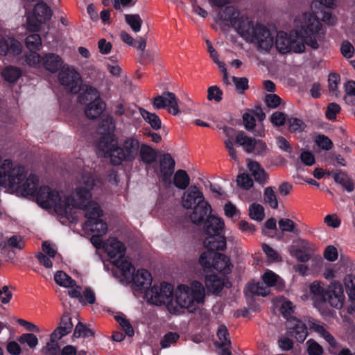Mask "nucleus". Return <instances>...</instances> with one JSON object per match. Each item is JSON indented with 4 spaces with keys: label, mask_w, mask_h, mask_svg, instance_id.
<instances>
[{
    "label": "nucleus",
    "mask_w": 355,
    "mask_h": 355,
    "mask_svg": "<svg viewBox=\"0 0 355 355\" xmlns=\"http://www.w3.org/2000/svg\"><path fill=\"white\" fill-rule=\"evenodd\" d=\"M262 279L267 287L276 286L281 288L284 286L282 279L274 272L267 270L262 275Z\"/></svg>",
    "instance_id": "nucleus-35"
},
{
    "label": "nucleus",
    "mask_w": 355,
    "mask_h": 355,
    "mask_svg": "<svg viewBox=\"0 0 355 355\" xmlns=\"http://www.w3.org/2000/svg\"><path fill=\"white\" fill-rule=\"evenodd\" d=\"M103 248L108 256L113 260L125 254V245L115 238H110L103 244Z\"/></svg>",
    "instance_id": "nucleus-19"
},
{
    "label": "nucleus",
    "mask_w": 355,
    "mask_h": 355,
    "mask_svg": "<svg viewBox=\"0 0 355 355\" xmlns=\"http://www.w3.org/2000/svg\"><path fill=\"white\" fill-rule=\"evenodd\" d=\"M42 22H39L36 17H35V14L27 15L26 19V27L29 31L31 32H37L40 30L41 24Z\"/></svg>",
    "instance_id": "nucleus-62"
},
{
    "label": "nucleus",
    "mask_w": 355,
    "mask_h": 355,
    "mask_svg": "<svg viewBox=\"0 0 355 355\" xmlns=\"http://www.w3.org/2000/svg\"><path fill=\"white\" fill-rule=\"evenodd\" d=\"M139 153L141 160L148 164L154 162L157 157L156 152L146 145L140 146Z\"/></svg>",
    "instance_id": "nucleus-42"
},
{
    "label": "nucleus",
    "mask_w": 355,
    "mask_h": 355,
    "mask_svg": "<svg viewBox=\"0 0 355 355\" xmlns=\"http://www.w3.org/2000/svg\"><path fill=\"white\" fill-rule=\"evenodd\" d=\"M205 288L198 281L178 285L174 290L168 283L153 286L146 291V298L150 304L161 305L166 304L168 311L178 314L182 309L193 313L203 304L205 299Z\"/></svg>",
    "instance_id": "nucleus-2"
},
{
    "label": "nucleus",
    "mask_w": 355,
    "mask_h": 355,
    "mask_svg": "<svg viewBox=\"0 0 355 355\" xmlns=\"http://www.w3.org/2000/svg\"><path fill=\"white\" fill-rule=\"evenodd\" d=\"M54 280L60 286L70 288L68 293L71 297H80V287L76 286L75 281L65 272H57L54 275Z\"/></svg>",
    "instance_id": "nucleus-18"
},
{
    "label": "nucleus",
    "mask_w": 355,
    "mask_h": 355,
    "mask_svg": "<svg viewBox=\"0 0 355 355\" xmlns=\"http://www.w3.org/2000/svg\"><path fill=\"white\" fill-rule=\"evenodd\" d=\"M21 43L12 37H0V56H15L21 53Z\"/></svg>",
    "instance_id": "nucleus-17"
},
{
    "label": "nucleus",
    "mask_w": 355,
    "mask_h": 355,
    "mask_svg": "<svg viewBox=\"0 0 355 355\" xmlns=\"http://www.w3.org/2000/svg\"><path fill=\"white\" fill-rule=\"evenodd\" d=\"M173 183L177 188L184 190L190 184V178L185 171L180 169L174 174Z\"/></svg>",
    "instance_id": "nucleus-37"
},
{
    "label": "nucleus",
    "mask_w": 355,
    "mask_h": 355,
    "mask_svg": "<svg viewBox=\"0 0 355 355\" xmlns=\"http://www.w3.org/2000/svg\"><path fill=\"white\" fill-rule=\"evenodd\" d=\"M225 12L231 16L224 20L230 21L236 32L246 42L252 45L259 53H269L274 46L275 37L265 25L255 23L249 18L240 15L232 8H227Z\"/></svg>",
    "instance_id": "nucleus-4"
},
{
    "label": "nucleus",
    "mask_w": 355,
    "mask_h": 355,
    "mask_svg": "<svg viewBox=\"0 0 355 355\" xmlns=\"http://www.w3.org/2000/svg\"><path fill=\"white\" fill-rule=\"evenodd\" d=\"M205 286L213 293H218L223 287V282L214 275L205 276Z\"/></svg>",
    "instance_id": "nucleus-36"
},
{
    "label": "nucleus",
    "mask_w": 355,
    "mask_h": 355,
    "mask_svg": "<svg viewBox=\"0 0 355 355\" xmlns=\"http://www.w3.org/2000/svg\"><path fill=\"white\" fill-rule=\"evenodd\" d=\"M223 130L225 136L228 137V139L224 141L225 146L227 148L230 157L236 160L237 159V156L236 152L234 148L233 141L234 130L232 128L225 126L223 127Z\"/></svg>",
    "instance_id": "nucleus-39"
},
{
    "label": "nucleus",
    "mask_w": 355,
    "mask_h": 355,
    "mask_svg": "<svg viewBox=\"0 0 355 355\" xmlns=\"http://www.w3.org/2000/svg\"><path fill=\"white\" fill-rule=\"evenodd\" d=\"M288 124L291 132H301L306 128L305 123L300 119L290 118L288 119Z\"/></svg>",
    "instance_id": "nucleus-53"
},
{
    "label": "nucleus",
    "mask_w": 355,
    "mask_h": 355,
    "mask_svg": "<svg viewBox=\"0 0 355 355\" xmlns=\"http://www.w3.org/2000/svg\"><path fill=\"white\" fill-rule=\"evenodd\" d=\"M326 297V302L331 306L338 309H341L345 301L342 284L337 282L331 283L327 288Z\"/></svg>",
    "instance_id": "nucleus-13"
},
{
    "label": "nucleus",
    "mask_w": 355,
    "mask_h": 355,
    "mask_svg": "<svg viewBox=\"0 0 355 355\" xmlns=\"http://www.w3.org/2000/svg\"><path fill=\"white\" fill-rule=\"evenodd\" d=\"M276 49L282 54L291 53L290 33L278 31L275 36V44Z\"/></svg>",
    "instance_id": "nucleus-26"
},
{
    "label": "nucleus",
    "mask_w": 355,
    "mask_h": 355,
    "mask_svg": "<svg viewBox=\"0 0 355 355\" xmlns=\"http://www.w3.org/2000/svg\"><path fill=\"white\" fill-rule=\"evenodd\" d=\"M1 75L7 83H15L21 77L22 71L19 67L9 65L3 69Z\"/></svg>",
    "instance_id": "nucleus-30"
},
{
    "label": "nucleus",
    "mask_w": 355,
    "mask_h": 355,
    "mask_svg": "<svg viewBox=\"0 0 355 355\" xmlns=\"http://www.w3.org/2000/svg\"><path fill=\"white\" fill-rule=\"evenodd\" d=\"M140 146L137 136L122 139L118 146L114 137L108 135L98 142L97 150L99 156L109 157L113 164L119 165L124 161L134 160L139 155Z\"/></svg>",
    "instance_id": "nucleus-6"
},
{
    "label": "nucleus",
    "mask_w": 355,
    "mask_h": 355,
    "mask_svg": "<svg viewBox=\"0 0 355 355\" xmlns=\"http://www.w3.org/2000/svg\"><path fill=\"white\" fill-rule=\"evenodd\" d=\"M211 212V205L208 202H202L190 216L191 221L195 224L201 223L205 216Z\"/></svg>",
    "instance_id": "nucleus-34"
},
{
    "label": "nucleus",
    "mask_w": 355,
    "mask_h": 355,
    "mask_svg": "<svg viewBox=\"0 0 355 355\" xmlns=\"http://www.w3.org/2000/svg\"><path fill=\"white\" fill-rule=\"evenodd\" d=\"M78 184L74 191L41 186L36 194V202L41 208L53 209L58 216L73 221L78 207H83L92 196L95 178L92 173H85L78 179Z\"/></svg>",
    "instance_id": "nucleus-1"
},
{
    "label": "nucleus",
    "mask_w": 355,
    "mask_h": 355,
    "mask_svg": "<svg viewBox=\"0 0 355 355\" xmlns=\"http://www.w3.org/2000/svg\"><path fill=\"white\" fill-rule=\"evenodd\" d=\"M175 162L170 154H165L159 161V171L157 175L165 184L171 183V177L174 172Z\"/></svg>",
    "instance_id": "nucleus-15"
},
{
    "label": "nucleus",
    "mask_w": 355,
    "mask_h": 355,
    "mask_svg": "<svg viewBox=\"0 0 355 355\" xmlns=\"http://www.w3.org/2000/svg\"><path fill=\"white\" fill-rule=\"evenodd\" d=\"M153 106L156 109L166 107L168 112L173 115L180 113L178 99L172 92H164L162 95L156 96L153 101Z\"/></svg>",
    "instance_id": "nucleus-12"
},
{
    "label": "nucleus",
    "mask_w": 355,
    "mask_h": 355,
    "mask_svg": "<svg viewBox=\"0 0 355 355\" xmlns=\"http://www.w3.org/2000/svg\"><path fill=\"white\" fill-rule=\"evenodd\" d=\"M26 47L30 51L40 50L42 46V40L38 34H33L26 39Z\"/></svg>",
    "instance_id": "nucleus-48"
},
{
    "label": "nucleus",
    "mask_w": 355,
    "mask_h": 355,
    "mask_svg": "<svg viewBox=\"0 0 355 355\" xmlns=\"http://www.w3.org/2000/svg\"><path fill=\"white\" fill-rule=\"evenodd\" d=\"M180 339L179 334L176 332H167L160 341V345L162 348H168L171 345L176 343Z\"/></svg>",
    "instance_id": "nucleus-49"
},
{
    "label": "nucleus",
    "mask_w": 355,
    "mask_h": 355,
    "mask_svg": "<svg viewBox=\"0 0 355 355\" xmlns=\"http://www.w3.org/2000/svg\"><path fill=\"white\" fill-rule=\"evenodd\" d=\"M342 55L346 58H351L354 54V47L348 41H344L340 46Z\"/></svg>",
    "instance_id": "nucleus-64"
},
{
    "label": "nucleus",
    "mask_w": 355,
    "mask_h": 355,
    "mask_svg": "<svg viewBox=\"0 0 355 355\" xmlns=\"http://www.w3.org/2000/svg\"><path fill=\"white\" fill-rule=\"evenodd\" d=\"M224 227L225 223L220 218L209 215L205 223V231L207 234L219 235Z\"/></svg>",
    "instance_id": "nucleus-28"
},
{
    "label": "nucleus",
    "mask_w": 355,
    "mask_h": 355,
    "mask_svg": "<svg viewBox=\"0 0 355 355\" xmlns=\"http://www.w3.org/2000/svg\"><path fill=\"white\" fill-rule=\"evenodd\" d=\"M236 182L239 187L245 189H249L253 186L252 179L246 173H241L239 175Z\"/></svg>",
    "instance_id": "nucleus-56"
},
{
    "label": "nucleus",
    "mask_w": 355,
    "mask_h": 355,
    "mask_svg": "<svg viewBox=\"0 0 355 355\" xmlns=\"http://www.w3.org/2000/svg\"><path fill=\"white\" fill-rule=\"evenodd\" d=\"M83 101H91L89 103L85 109V113L89 119H95L99 116L105 107V104L100 98L98 91L92 87H87L83 97Z\"/></svg>",
    "instance_id": "nucleus-9"
},
{
    "label": "nucleus",
    "mask_w": 355,
    "mask_h": 355,
    "mask_svg": "<svg viewBox=\"0 0 355 355\" xmlns=\"http://www.w3.org/2000/svg\"><path fill=\"white\" fill-rule=\"evenodd\" d=\"M270 121L275 126H282L286 121V114L282 112H275L270 116Z\"/></svg>",
    "instance_id": "nucleus-61"
},
{
    "label": "nucleus",
    "mask_w": 355,
    "mask_h": 355,
    "mask_svg": "<svg viewBox=\"0 0 355 355\" xmlns=\"http://www.w3.org/2000/svg\"><path fill=\"white\" fill-rule=\"evenodd\" d=\"M309 327L310 330L317 333L320 336L323 338L331 346L334 347L336 345V340L329 332L327 324L318 320H309Z\"/></svg>",
    "instance_id": "nucleus-21"
},
{
    "label": "nucleus",
    "mask_w": 355,
    "mask_h": 355,
    "mask_svg": "<svg viewBox=\"0 0 355 355\" xmlns=\"http://www.w3.org/2000/svg\"><path fill=\"white\" fill-rule=\"evenodd\" d=\"M279 227L282 232H298L297 230H295V223L291 219L282 218L279 220Z\"/></svg>",
    "instance_id": "nucleus-54"
},
{
    "label": "nucleus",
    "mask_w": 355,
    "mask_h": 355,
    "mask_svg": "<svg viewBox=\"0 0 355 355\" xmlns=\"http://www.w3.org/2000/svg\"><path fill=\"white\" fill-rule=\"evenodd\" d=\"M92 196L86 200L83 207H78V209L85 211V215L87 220L85 224V227L92 232L97 234L104 235L107 233V225L101 217L103 215L99 205L92 200Z\"/></svg>",
    "instance_id": "nucleus-7"
},
{
    "label": "nucleus",
    "mask_w": 355,
    "mask_h": 355,
    "mask_svg": "<svg viewBox=\"0 0 355 355\" xmlns=\"http://www.w3.org/2000/svg\"><path fill=\"white\" fill-rule=\"evenodd\" d=\"M114 264L121 270L123 276L127 279L130 280L132 277L135 268L125 254L123 257L113 260Z\"/></svg>",
    "instance_id": "nucleus-29"
},
{
    "label": "nucleus",
    "mask_w": 355,
    "mask_h": 355,
    "mask_svg": "<svg viewBox=\"0 0 355 355\" xmlns=\"http://www.w3.org/2000/svg\"><path fill=\"white\" fill-rule=\"evenodd\" d=\"M200 264L207 269L214 268L216 270L228 273L231 270L230 259L220 253L204 252L200 257Z\"/></svg>",
    "instance_id": "nucleus-8"
},
{
    "label": "nucleus",
    "mask_w": 355,
    "mask_h": 355,
    "mask_svg": "<svg viewBox=\"0 0 355 355\" xmlns=\"http://www.w3.org/2000/svg\"><path fill=\"white\" fill-rule=\"evenodd\" d=\"M18 341L27 344L30 348H35L38 344V339L33 334H24L18 338Z\"/></svg>",
    "instance_id": "nucleus-52"
},
{
    "label": "nucleus",
    "mask_w": 355,
    "mask_h": 355,
    "mask_svg": "<svg viewBox=\"0 0 355 355\" xmlns=\"http://www.w3.org/2000/svg\"><path fill=\"white\" fill-rule=\"evenodd\" d=\"M345 96L344 97L345 101L348 103H353L352 98L355 97V82L349 81L345 85Z\"/></svg>",
    "instance_id": "nucleus-59"
},
{
    "label": "nucleus",
    "mask_w": 355,
    "mask_h": 355,
    "mask_svg": "<svg viewBox=\"0 0 355 355\" xmlns=\"http://www.w3.org/2000/svg\"><path fill=\"white\" fill-rule=\"evenodd\" d=\"M262 250L270 261H281V257L279 254L267 244H262Z\"/></svg>",
    "instance_id": "nucleus-63"
},
{
    "label": "nucleus",
    "mask_w": 355,
    "mask_h": 355,
    "mask_svg": "<svg viewBox=\"0 0 355 355\" xmlns=\"http://www.w3.org/2000/svg\"><path fill=\"white\" fill-rule=\"evenodd\" d=\"M125 19L135 33H138L141 31L143 21L138 14H127L125 15Z\"/></svg>",
    "instance_id": "nucleus-45"
},
{
    "label": "nucleus",
    "mask_w": 355,
    "mask_h": 355,
    "mask_svg": "<svg viewBox=\"0 0 355 355\" xmlns=\"http://www.w3.org/2000/svg\"><path fill=\"white\" fill-rule=\"evenodd\" d=\"M264 200L268 203L272 209L278 208V200L276 189L273 187H268L264 189L263 192Z\"/></svg>",
    "instance_id": "nucleus-43"
},
{
    "label": "nucleus",
    "mask_w": 355,
    "mask_h": 355,
    "mask_svg": "<svg viewBox=\"0 0 355 355\" xmlns=\"http://www.w3.org/2000/svg\"><path fill=\"white\" fill-rule=\"evenodd\" d=\"M202 202H207L202 192L196 186L190 187L182 197V205L186 209L201 207Z\"/></svg>",
    "instance_id": "nucleus-14"
},
{
    "label": "nucleus",
    "mask_w": 355,
    "mask_h": 355,
    "mask_svg": "<svg viewBox=\"0 0 355 355\" xmlns=\"http://www.w3.org/2000/svg\"><path fill=\"white\" fill-rule=\"evenodd\" d=\"M294 28L290 31L291 52L302 53L306 44L313 49L319 48V42L325 34V28L313 12H304L295 17Z\"/></svg>",
    "instance_id": "nucleus-3"
},
{
    "label": "nucleus",
    "mask_w": 355,
    "mask_h": 355,
    "mask_svg": "<svg viewBox=\"0 0 355 355\" xmlns=\"http://www.w3.org/2000/svg\"><path fill=\"white\" fill-rule=\"evenodd\" d=\"M130 280L133 281L134 285L140 291L145 290L148 288L152 283L151 274L145 269H139L136 274H132Z\"/></svg>",
    "instance_id": "nucleus-23"
},
{
    "label": "nucleus",
    "mask_w": 355,
    "mask_h": 355,
    "mask_svg": "<svg viewBox=\"0 0 355 355\" xmlns=\"http://www.w3.org/2000/svg\"><path fill=\"white\" fill-rule=\"evenodd\" d=\"M94 332L83 323L78 322L73 331V336L76 338L90 337L94 336Z\"/></svg>",
    "instance_id": "nucleus-51"
},
{
    "label": "nucleus",
    "mask_w": 355,
    "mask_h": 355,
    "mask_svg": "<svg viewBox=\"0 0 355 355\" xmlns=\"http://www.w3.org/2000/svg\"><path fill=\"white\" fill-rule=\"evenodd\" d=\"M288 332L300 343H303L308 336L306 324L299 319L293 318L286 322Z\"/></svg>",
    "instance_id": "nucleus-16"
},
{
    "label": "nucleus",
    "mask_w": 355,
    "mask_h": 355,
    "mask_svg": "<svg viewBox=\"0 0 355 355\" xmlns=\"http://www.w3.org/2000/svg\"><path fill=\"white\" fill-rule=\"evenodd\" d=\"M334 178L336 183L340 184L348 192H351L354 190V183L346 173L340 171L335 173L334 174Z\"/></svg>",
    "instance_id": "nucleus-41"
},
{
    "label": "nucleus",
    "mask_w": 355,
    "mask_h": 355,
    "mask_svg": "<svg viewBox=\"0 0 355 355\" xmlns=\"http://www.w3.org/2000/svg\"><path fill=\"white\" fill-rule=\"evenodd\" d=\"M73 328V324L68 315H63L61 318L60 326L51 334L52 343L61 339L63 336L70 333Z\"/></svg>",
    "instance_id": "nucleus-22"
},
{
    "label": "nucleus",
    "mask_w": 355,
    "mask_h": 355,
    "mask_svg": "<svg viewBox=\"0 0 355 355\" xmlns=\"http://www.w3.org/2000/svg\"><path fill=\"white\" fill-rule=\"evenodd\" d=\"M116 320L120 324L123 330L125 331V334L128 336H132L134 335V329L129 322V321L123 318V316H115Z\"/></svg>",
    "instance_id": "nucleus-58"
},
{
    "label": "nucleus",
    "mask_w": 355,
    "mask_h": 355,
    "mask_svg": "<svg viewBox=\"0 0 355 355\" xmlns=\"http://www.w3.org/2000/svg\"><path fill=\"white\" fill-rule=\"evenodd\" d=\"M27 176L26 168L10 158L0 155V187H4L24 196L36 197L39 178L31 174Z\"/></svg>",
    "instance_id": "nucleus-5"
},
{
    "label": "nucleus",
    "mask_w": 355,
    "mask_h": 355,
    "mask_svg": "<svg viewBox=\"0 0 355 355\" xmlns=\"http://www.w3.org/2000/svg\"><path fill=\"white\" fill-rule=\"evenodd\" d=\"M307 351L309 355H322V347L314 340L309 339L306 342Z\"/></svg>",
    "instance_id": "nucleus-60"
},
{
    "label": "nucleus",
    "mask_w": 355,
    "mask_h": 355,
    "mask_svg": "<svg viewBox=\"0 0 355 355\" xmlns=\"http://www.w3.org/2000/svg\"><path fill=\"white\" fill-rule=\"evenodd\" d=\"M340 81V77L338 73H330L328 78L329 90L331 96L338 97L340 94L338 90V84Z\"/></svg>",
    "instance_id": "nucleus-46"
},
{
    "label": "nucleus",
    "mask_w": 355,
    "mask_h": 355,
    "mask_svg": "<svg viewBox=\"0 0 355 355\" xmlns=\"http://www.w3.org/2000/svg\"><path fill=\"white\" fill-rule=\"evenodd\" d=\"M249 214L252 220L261 221L265 216L264 209L261 205L254 203L249 208Z\"/></svg>",
    "instance_id": "nucleus-47"
},
{
    "label": "nucleus",
    "mask_w": 355,
    "mask_h": 355,
    "mask_svg": "<svg viewBox=\"0 0 355 355\" xmlns=\"http://www.w3.org/2000/svg\"><path fill=\"white\" fill-rule=\"evenodd\" d=\"M33 13L36 19L43 24L46 23L52 16L51 10L44 3H37L34 8Z\"/></svg>",
    "instance_id": "nucleus-32"
},
{
    "label": "nucleus",
    "mask_w": 355,
    "mask_h": 355,
    "mask_svg": "<svg viewBox=\"0 0 355 355\" xmlns=\"http://www.w3.org/2000/svg\"><path fill=\"white\" fill-rule=\"evenodd\" d=\"M315 250V246L306 240L299 239L295 244L289 247L291 256L301 262L309 261Z\"/></svg>",
    "instance_id": "nucleus-11"
},
{
    "label": "nucleus",
    "mask_w": 355,
    "mask_h": 355,
    "mask_svg": "<svg viewBox=\"0 0 355 355\" xmlns=\"http://www.w3.org/2000/svg\"><path fill=\"white\" fill-rule=\"evenodd\" d=\"M204 241V246L210 251L224 250L226 248V239L219 235L208 234Z\"/></svg>",
    "instance_id": "nucleus-27"
},
{
    "label": "nucleus",
    "mask_w": 355,
    "mask_h": 355,
    "mask_svg": "<svg viewBox=\"0 0 355 355\" xmlns=\"http://www.w3.org/2000/svg\"><path fill=\"white\" fill-rule=\"evenodd\" d=\"M140 114L143 119L154 129L161 128L162 122L159 117L155 113L148 112L144 109H139Z\"/></svg>",
    "instance_id": "nucleus-40"
},
{
    "label": "nucleus",
    "mask_w": 355,
    "mask_h": 355,
    "mask_svg": "<svg viewBox=\"0 0 355 355\" xmlns=\"http://www.w3.org/2000/svg\"><path fill=\"white\" fill-rule=\"evenodd\" d=\"M59 81L67 89L73 93H76L81 85L80 74L73 68L64 66L59 73Z\"/></svg>",
    "instance_id": "nucleus-10"
},
{
    "label": "nucleus",
    "mask_w": 355,
    "mask_h": 355,
    "mask_svg": "<svg viewBox=\"0 0 355 355\" xmlns=\"http://www.w3.org/2000/svg\"><path fill=\"white\" fill-rule=\"evenodd\" d=\"M345 288L349 297L355 300V276L347 275L344 280Z\"/></svg>",
    "instance_id": "nucleus-50"
},
{
    "label": "nucleus",
    "mask_w": 355,
    "mask_h": 355,
    "mask_svg": "<svg viewBox=\"0 0 355 355\" xmlns=\"http://www.w3.org/2000/svg\"><path fill=\"white\" fill-rule=\"evenodd\" d=\"M62 64L59 55L53 53L46 54L44 57L43 64L45 69L51 72H56Z\"/></svg>",
    "instance_id": "nucleus-33"
},
{
    "label": "nucleus",
    "mask_w": 355,
    "mask_h": 355,
    "mask_svg": "<svg viewBox=\"0 0 355 355\" xmlns=\"http://www.w3.org/2000/svg\"><path fill=\"white\" fill-rule=\"evenodd\" d=\"M255 139L248 137L243 132H240L236 137V142L242 146L243 149L248 153L253 152V146Z\"/></svg>",
    "instance_id": "nucleus-38"
},
{
    "label": "nucleus",
    "mask_w": 355,
    "mask_h": 355,
    "mask_svg": "<svg viewBox=\"0 0 355 355\" xmlns=\"http://www.w3.org/2000/svg\"><path fill=\"white\" fill-rule=\"evenodd\" d=\"M274 304L279 308L281 314L286 320V322L295 318L293 314L295 312V306L290 300L283 297H279L274 300Z\"/></svg>",
    "instance_id": "nucleus-24"
},
{
    "label": "nucleus",
    "mask_w": 355,
    "mask_h": 355,
    "mask_svg": "<svg viewBox=\"0 0 355 355\" xmlns=\"http://www.w3.org/2000/svg\"><path fill=\"white\" fill-rule=\"evenodd\" d=\"M309 288L313 305L319 308L322 304L327 301V289L324 288V285L322 282L318 281L311 283L309 286Z\"/></svg>",
    "instance_id": "nucleus-20"
},
{
    "label": "nucleus",
    "mask_w": 355,
    "mask_h": 355,
    "mask_svg": "<svg viewBox=\"0 0 355 355\" xmlns=\"http://www.w3.org/2000/svg\"><path fill=\"white\" fill-rule=\"evenodd\" d=\"M223 98V92L217 86H211L207 89V99L220 102Z\"/></svg>",
    "instance_id": "nucleus-55"
},
{
    "label": "nucleus",
    "mask_w": 355,
    "mask_h": 355,
    "mask_svg": "<svg viewBox=\"0 0 355 355\" xmlns=\"http://www.w3.org/2000/svg\"><path fill=\"white\" fill-rule=\"evenodd\" d=\"M270 293V288L265 286L261 282H250L245 289V294L248 300H251L254 296H267Z\"/></svg>",
    "instance_id": "nucleus-25"
},
{
    "label": "nucleus",
    "mask_w": 355,
    "mask_h": 355,
    "mask_svg": "<svg viewBox=\"0 0 355 355\" xmlns=\"http://www.w3.org/2000/svg\"><path fill=\"white\" fill-rule=\"evenodd\" d=\"M248 168L256 181L264 183L268 180V174L257 162L249 160L248 162Z\"/></svg>",
    "instance_id": "nucleus-31"
},
{
    "label": "nucleus",
    "mask_w": 355,
    "mask_h": 355,
    "mask_svg": "<svg viewBox=\"0 0 355 355\" xmlns=\"http://www.w3.org/2000/svg\"><path fill=\"white\" fill-rule=\"evenodd\" d=\"M217 336L220 340L219 345L229 346L231 343L226 327L220 326L217 331Z\"/></svg>",
    "instance_id": "nucleus-57"
},
{
    "label": "nucleus",
    "mask_w": 355,
    "mask_h": 355,
    "mask_svg": "<svg viewBox=\"0 0 355 355\" xmlns=\"http://www.w3.org/2000/svg\"><path fill=\"white\" fill-rule=\"evenodd\" d=\"M44 57H42L35 51H30L26 55V63L31 67L39 69L42 67Z\"/></svg>",
    "instance_id": "nucleus-44"
}]
</instances>
